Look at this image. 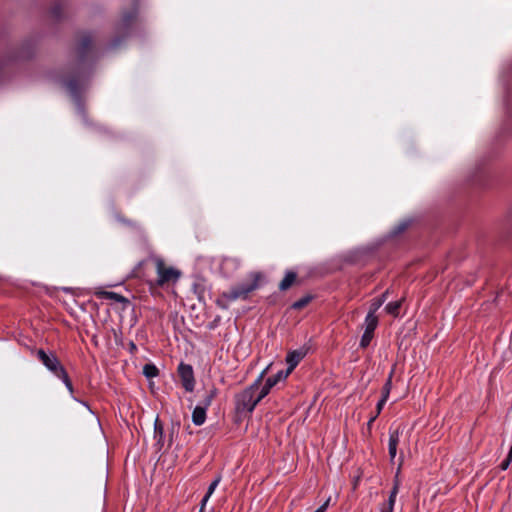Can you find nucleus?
<instances>
[{
    "label": "nucleus",
    "mask_w": 512,
    "mask_h": 512,
    "mask_svg": "<svg viewBox=\"0 0 512 512\" xmlns=\"http://www.w3.org/2000/svg\"><path fill=\"white\" fill-rule=\"evenodd\" d=\"M221 478L220 476H218L208 487V491L206 493V495L204 496V498L202 499V502H201V508H200V512H204V507L208 501V499L210 498V496L213 494V492L215 491L217 485L219 484Z\"/></svg>",
    "instance_id": "16"
},
{
    "label": "nucleus",
    "mask_w": 512,
    "mask_h": 512,
    "mask_svg": "<svg viewBox=\"0 0 512 512\" xmlns=\"http://www.w3.org/2000/svg\"><path fill=\"white\" fill-rule=\"evenodd\" d=\"M101 295L106 299H112L118 303L127 302V299L124 296L115 292L104 291L101 292Z\"/></svg>",
    "instance_id": "21"
},
{
    "label": "nucleus",
    "mask_w": 512,
    "mask_h": 512,
    "mask_svg": "<svg viewBox=\"0 0 512 512\" xmlns=\"http://www.w3.org/2000/svg\"><path fill=\"white\" fill-rule=\"evenodd\" d=\"M399 438H400L399 429H396V430L390 432L388 450H389V456H390L391 461H393L394 458L396 457L397 447L399 444Z\"/></svg>",
    "instance_id": "11"
},
{
    "label": "nucleus",
    "mask_w": 512,
    "mask_h": 512,
    "mask_svg": "<svg viewBox=\"0 0 512 512\" xmlns=\"http://www.w3.org/2000/svg\"><path fill=\"white\" fill-rule=\"evenodd\" d=\"M395 502H390L388 500V503L386 506H384L381 510V512H393Z\"/></svg>",
    "instance_id": "27"
},
{
    "label": "nucleus",
    "mask_w": 512,
    "mask_h": 512,
    "mask_svg": "<svg viewBox=\"0 0 512 512\" xmlns=\"http://www.w3.org/2000/svg\"><path fill=\"white\" fill-rule=\"evenodd\" d=\"M378 325V318L377 316H372V314H367L366 318H365V331L361 337V341H360V346L362 348H366L372 338H373V333L376 329Z\"/></svg>",
    "instance_id": "7"
},
{
    "label": "nucleus",
    "mask_w": 512,
    "mask_h": 512,
    "mask_svg": "<svg viewBox=\"0 0 512 512\" xmlns=\"http://www.w3.org/2000/svg\"><path fill=\"white\" fill-rule=\"evenodd\" d=\"M296 279H297V274L293 271H288L285 274L284 278L279 283V289L281 291L288 290L293 285V283L296 281Z\"/></svg>",
    "instance_id": "14"
},
{
    "label": "nucleus",
    "mask_w": 512,
    "mask_h": 512,
    "mask_svg": "<svg viewBox=\"0 0 512 512\" xmlns=\"http://www.w3.org/2000/svg\"><path fill=\"white\" fill-rule=\"evenodd\" d=\"M251 277L252 280L250 282L241 283L232 287L230 291L225 292L223 296L229 301L246 299L248 295L258 287V280L261 275L259 273H253Z\"/></svg>",
    "instance_id": "4"
},
{
    "label": "nucleus",
    "mask_w": 512,
    "mask_h": 512,
    "mask_svg": "<svg viewBox=\"0 0 512 512\" xmlns=\"http://www.w3.org/2000/svg\"><path fill=\"white\" fill-rule=\"evenodd\" d=\"M401 305H402V300L390 302L386 305L385 310L387 313L396 317L399 314V309H400Z\"/></svg>",
    "instance_id": "20"
},
{
    "label": "nucleus",
    "mask_w": 512,
    "mask_h": 512,
    "mask_svg": "<svg viewBox=\"0 0 512 512\" xmlns=\"http://www.w3.org/2000/svg\"><path fill=\"white\" fill-rule=\"evenodd\" d=\"M506 458L510 459V461L512 462V446L510 447V450H509L508 455H507Z\"/></svg>",
    "instance_id": "31"
},
{
    "label": "nucleus",
    "mask_w": 512,
    "mask_h": 512,
    "mask_svg": "<svg viewBox=\"0 0 512 512\" xmlns=\"http://www.w3.org/2000/svg\"><path fill=\"white\" fill-rule=\"evenodd\" d=\"M118 44H119V41L115 40L114 43H113V46H117Z\"/></svg>",
    "instance_id": "34"
},
{
    "label": "nucleus",
    "mask_w": 512,
    "mask_h": 512,
    "mask_svg": "<svg viewBox=\"0 0 512 512\" xmlns=\"http://www.w3.org/2000/svg\"><path fill=\"white\" fill-rule=\"evenodd\" d=\"M50 13H51L52 17H54L55 19H59L62 14V6L60 4L54 5L51 8Z\"/></svg>",
    "instance_id": "26"
},
{
    "label": "nucleus",
    "mask_w": 512,
    "mask_h": 512,
    "mask_svg": "<svg viewBox=\"0 0 512 512\" xmlns=\"http://www.w3.org/2000/svg\"><path fill=\"white\" fill-rule=\"evenodd\" d=\"M391 388H392V373L390 374L389 378L387 379L386 383L383 386V390H382L383 395H382V397L388 398L389 394H390V391H391Z\"/></svg>",
    "instance_id": "25"
},
{
    "label": "nucleus",
    "mask_w": 512,
    "mask_h": 512,
    "mask_svg": "<svg viewBox=\"0 0 512 512\" xmlns=\"http://www.w3.org/2000/svg\"><path fill=\"white\" fill-rule=\"evenodd\" d=\"M510 463H511L510 459H507V458H506V459L501 463L500 468H501L502 470H506V469L509 467Z\"/></svg>",
    "instance_id": "30"
},
{
    "label": "nucleus",
    "mask_w": 512,
    "mask_h": 512,
    "mask_svg": "<svg viewBox=\"0 0 512 512\" xmlns=\"http://www.w3.org/2000/svg\"><path fill=\"white\" fill-rule=\"evenodd\" d=\"M409 224H410L409 221H403V222L399 223L392 230V232H391L392 235L393 236H397V235L401 234L402 232H404L408 228Z\"/></svg>",
    "instance_id": "23"
},
{
    "label": "nucleus",
    "mask_w": 512,
    "mask_h": 512,
    "mask_svg": "<svg viewBox=\"0 0 512 512\" xmlns=\"http://www.w3.org/2000/svg\"><path fill=\"white\" fill-rule=\"evenodd\" d=\"M130 345H131V349H132V350H135V349H136V345H135L133 342H132Z\"/></svg>",
    "instance_id": "33"
},
{
    "label": "nucleus",
    "mask_w": 512,
    "mask_h": 512,
    "mask_svg": "<svg viewBox=\"0 0 512 512\" xmlns=\"http://www.w3.org/2000/svg\"><path fill=\"white\" fill-rule=\"evenodd\" d=\"M398 490H399V480H398V474H397L396 477H395L394 486H393V488H392V490L390 492V495H389V499L388 500L390 502H395Z\"/></svg>",
    "instance_id": "24"
},
{
    "label": "nucleus",
    "mask_w": 512,
    "mask_h": 512,
    "mask_svg": "<svg viewBox=\"0 0 512 512\" xmlns=\"http://www.w3.org/2000/svg\"><path fill=\"white\" fill-rule=\"evenodd\" d=\"M377 416H378V415L376 414L375 416H373V417H371V418H370V420H369V422H368V426H370V425L375 421V419L377 418Z\"/></svg>",
    "instance_id": "32"
},
{
    "label": "nucleus",
    "mask_w": 512,
    "mask_h": 512,
    "mask_svg": "<svg viewBox=\"0 0 512 512\" xmlns=\"http://www.w3.org/2000/svg\"><path fill=\"white\" fill-rule=\"evenodd\" d=\"M228 260H230L229 258H224L223 259V263L227 262Z\"/></svg>",
    "instance_id": "35"
},
{
    "label": "nucleus",
    "mask_w": 512,
    "mask_h": 512,
    "mask_svg": "<svg viewBox=\"0 0 512 512\" xmlns=\"http://www.w3.org/2000/svg\"><path fill=\"white\" fill-rule=\"evenodd\" d=\"M39 360L43 363V365L50 370L55 376L62 379L65 383L66 387L70 392H73V386L69 379V376L60 363L59 359L55 354H47L44 350L40 349L37 352Z\"/></svg>",
    "instance_id": "3"
},
{
    "label": "nucleus",
    "mask_w": 512,
    "mask_h": 512,
    "mask_svg": "<svg viewBox=\"0 0 512 512\" xmlns=\"http://www.w3.org/2000/svg\"><path fill=\"white\" fill-rule=\"evenodd\" d=\"M155 265L158 275L157 283L160 286L171 281H176L180 277V272L172 267H167L162 258H156Z\"/></svg>",
    "instance_id": "5"
},
{
    "label": "nucleus",
    "mask_w": 512,
    "mask_h": 512,
    "mask_svg": "<svg viewBox=\"0 0 512 512\" xmlns=\"http://www.w3.org/2000/svg\"><path fill=\"white\" fill-rule=\"evenodd\" d=\"M92 42L93 39L89 33H83L79 36L76 46L77 60L69 67V75L60 80L77 102H79L80 93L84 89L89 75L87 60L91 54Z\"/></svg>",
    "instance_id": "1"
},
{
    "label": "nucleus",
    "mask_w": 512,
    "mask_h": 512,
    "mask_svg": "<svg viewBox=\"0 0 512 512\" xmlns=\"http://www.w3.org/2000/svg\"><path fill=\"white\" fill-rule=\"evenodd\" d=\"M217 392H218L217 388L212 387L207 392V394L204 397V399L201 401L200 406L205 407V409H207L211 405V403H212L213 399L215 398V396L217 395Z\"/></svg>",
    "instance_id": "18"
},
{
    "label": "nucleus",
    "mask_w": 512,
    "mask_h": 512,
    "mask_svg": "<svg viewBox=\"0 0 512 512\" xmlns=\"http://www.w3.org/2000/svg\"><path fill=\"white\" fill-rule=\"evenodd\" d=\"M206 410L205 407H202L200 405L196 406L192 412V422L200 426L202 425L206 420Z\"/></svg>",
    "instance_id": "12"
},
{
    "label": "nucleus",
    "mask_w": 512,
    "mask_h": 512,
    "mask_svg": "<svg viewBox=\"0 0 512 512\" xmlns=\"http://www.w3.org/2000/svg\"><path fill=\"white\" fill-rule=\"evenodd\" d=\"M36 47V42L33 39L25 40L21 43L17 52L14 54L15 59H26L32 56Z\"/></svg>",
    "instance_id": "8"
},
{
    "label": "nucleus",
    "mask_w": 512,
    "mask_h": 512,
    "mask_svg": "<svg viewBox=\"0 0 512 512\" xmlns=\"http://www.w3.org/2000/svg\"><path fill=\"white\" fill-rule=\"evenodd\" d=\"M137 16V8L132 7L130 11L124 12L120 21V26L124 29L128 28Z\"/></svg>",
    "instance_id": "13"
},
{
    "label": "nucleus",
    "mask_w": 512,
    "mask_h": 512,
    "mask_svg": "<svg viewBox=\"0 0 512 512\" xmlns=\"http://www.w3.org/2000/svg\"><path fill=\"white\" fill-rule=\"evenodd\" d=\"M289 375H285V371L281 370L277 372L274 376L269 377L266 380V383L262 386L260 393V398H264L270 391V389L275 386L280 380L286 379Z\"/></svg>",
    "instance_id": "10"
},
{
    "label": "nucleus",
    "mask_w": 512,
    "mask_h": 512,
    "mask_svg": "<svg viewBox=\"0 0 512 512\" xmlns=\"http://www.w3.org/2000/svg\"><path fill=\"white\" fill-rule=\"evenodd\" d=\"M305 355L306 351L303 349L294 350L288 353L286 357L288 368L285 370V375H289L293 371V369L298 365V363L304 358Z\"/></svg>",
    "instance_id": "9"
},
{
    "label": "nucleus",
    "mask_w": 512,
    "mask_h": 512,
    "mask_svg": "<svg viewBox=\"0 0 512 512\" xmlns=\"http://www.w3.org/2000/svg\"><path fill=\"white\" fill-rule=\"evenodd\" d=\"M389 291L386 290L380 297L378 298H375L372 300L371 304H370V308H369V312L368 314H372V316H376L375 313L376 311L383 305V303L386 301L387 299V295H388Z\"/></svg>",
    "instance_id": "15"
},
{
    "label": "nucleus",
    "mask_w": 512,
    "mask_h": 512,
    "mask_svg": "<svg viewBox=\"0 0 512 512\" xmlns=\"http://www.w3.org/2000/svg\"><path fill=\"white\" fill-rule=\"evenodd\" d=\"M181 383L187 392H192L195 386L194 372L191 365L181 363L178 367Z\"/></svg>",
    "instance_id": "6"
},
{
    "label": "nucleus",
    "mask_w": 512,
    "mask_h": 512,
    "mask_svg": "<svg viewBox=\"0 0 512 512\" xmlns=\"http://www.w3.org/2000/svg\"><path fill=\"white\" fill-rule=\"evenodd\" d=\"M387 399H388V398L382 397V398L380 399V401L378 402L377 407H376V408H377V413H376L377 415H379V414H380V412H381V410H382V408H383V406H384L385 402L387 401Z\"/></svg>",
    "instance_id": "28"
},
{
    "label": "nucleus",
    "mask_w": 512,
    "mask_h": 512,
    "mask_svg": "<svg viewBox=\"0 0 512 512\" xmlns=\"http://www.w3.org/2000/svg\"><path fill=\"white\" fill-rule=\"evenodd\" d=\"M143 374L148 379L158 376L159 370L154 364H145L143 367Z\"/></svg>",
    "instance_id": "19"
},
{
    "label": "nucleus",
    "mask_w": 512,
    "mask_h": 512,
    "mask_svg": "<svg viewBox=\"0 0 512 512\" xmlns=\"http://www.w3.org/2000/svg\"><path fill=\"white\" fill-rule=\"evenodd\" d=\"M330 498H328L318 509L314 512H325L329 506Z\"/></svg>",
    "instance_id": "29"
},
{
    "label": "nucleus",
    "mask_w": 512,
    "mask_h": 512,
    "mask_svg": "<svg viewBox=\"0 0 512 512\" xmlns=\"http://www.w3.org/2000/svg\"><path fill=\"white\" fill-rule=\"evenodd\" d=\"M265 370L259 375L258 379L247 389L241 392L236 398L237 410L251 413L256 405L263 399L260 393L256 395L260 389L261 380L265 374Z\"/></svg>",
    "instance_id": "2"
},
{
    "label": "nucleus",
    "mask_w": 512,
    "mask_h": 512,
    "mask_svg": "<svg viewBox=\"0 0 512 512\" xmlns=\"http://www.w3.org/2000/svg\"><path fill=\"white\" fill-rule=\"evenodd\" d=\"M163 433V425L159 419L156 418L154 423V438L157 440V444H159L161 447L163 446Z\"/></svg>",
    "instance_id": "17"
},
{
    "label": "nucleus",
    "mask_w": 512,
    "mask_h": 512,
    "mask_svg": "<svg viewBox=\"0 0 512 512\" xmlns=\"http://www.w3.org/2000/svg\"><path fill=\"white\" fill-rule=\"evenodd\" d=\"M311 300H312V296H310V295L304 296V297L300 298L299 300L295 301L291 307L295 310H300V309L304 308L305 306H307Z\"/></svg>",
    "instance_id": "22"
}]
</instances>
